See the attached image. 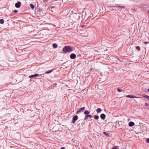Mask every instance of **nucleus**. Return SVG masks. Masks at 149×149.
Returning a JSON list of instances; mask_svg holds the SVG:
<instances>
[{"instance_id": "nucleus-1", "label": "nucleus", "mask_w": 149, "mask_h": 149, "mask_svg": "<svg viewBox=\"0 0 149 149\" xmlns=\"http://www.w3.org/2000/svg\"><path fill=\"white\" fill-rule=\"evenodd\" d=\"M73 50V47L71 46H66L63 47L62 51L63 53L66 54L67 53H70Z\"/></svg>"}, {"instance_id": "nucleus-2", "label": "nucleus", "mask_w": 149, "mask_h": 149, "mask_svg": "<svg viewBox=\"0 0 149 149\" xmlns=\"http://www.w3.org/2000/svg\"><path fill=\"white\" fill-rule=\"evenodd\" d=\"M78 119V117L77 115H75L72 118V123L74 124L75 123L76 121Z\"/></svg>"}, {"instance_id": "nucleus-3", "label": "nucleus", "mask_w": 149, "mask_h": 149, "mask_svg": "<svg viewBox=\"0 0 149 149\" xmlns=\"http://www.w3.org/2000/svg\"><path fill=\"white\" fill-rule=\"evenodd\" d=\"M115 7L117 10H118L119 11H121L122 8H125V7L123 6H114Z\"/></svg>"}, {"instance_id": "nucleus-4", "label": "nucleus", "mask_w": 149, "mask_h": 149, "mask_svg": "<svg viewBox=\"0 0 149 149\" xmlns=\"http://www.w3.org/2000/svg\"><path fill=\"white\" fill-rule=\"evenodd\" d=\"M21 2H18L16 3L15 4V6L17 8H19L21 6Z\"/></svg>"}, {"instance_id": "nucleus-5", "label": "nucleus", "mask_w": 149, "mask_h": 149, "mask_svg": "<svg viewBox=\"0 0 149 149\" xmlns=\"http://www.w3.org/2000/svg\"><path fill=\"white\" fill-rule=\"evenodd\" d=\"M85 108L84 107L80 108L76 112V114L78 113L79 112H80L81 111H83L85 110Z\"/></svg>"}, {"instance_id": "nucleus-6", "label": "nucleus", "mask_w": 149, "mask_h": 149, "mask_svg": "<svg viewBox=\"0 0 149 149\" xmlns=\"http://www.w3.org/2000/svg\"><path fill=\"white\" fill-rule=\"evenodd\" d=\"M39 75L37 74H36L33 75H30L29 76V77L30 78H33L34 77H38Z\"/></svg>"}, {"instance_id": "nucleus-7", "label": "nucleus", "mask_w": 149, "mask_h": 149, "mask_svg": "<svg viewBox=\"0 0 149 149\" xmlns=\"http://www.w3.org/2000/svg\"><path fill=\"white\" fill-rule=\"evenodd\" d=\"M70 57L71 59H74L76 57V55L74 54H72L70 56Z\"/></svg>"}, {"instance_id": "nucleus-8", "label": "nucleus", "mask_w": 149, "mask_h": 149, "mask_svg": "<svg viewBox=\"0 0 149 149\" xmlns=\"http://www.w3.org/2000/svg\"><path fill=\"white\" fill-rule=\"evenodd\" d=\"M100 117L102 119L104 120L105 118L106 115L105 114L102 113L101 114L100 116Z\"/></svg>"}, {"instance_id": "nucleus-9", "label": "nucleus", "mask_w": 149, "mask_h": 149, "mask_svg": "<svg viewBox=\"0 0 149 149\" xmlns=\"http://www.w3.org/2000/svg\"><path fill=\"white\" fill-rule=\"evenodd\" d=\"M126 97H128L130 98H137L138 97L134 96L132 95H128L126 96Z\"/></svg>"}, {"instance_id": "nucleus-10", "label": "nucleus", "mask_w": 149, "mask_h": 149, "mask_svg": "<svg viewBox=\"0 0 149 149\" xmlns=\"http://www.w3.org/2000/svg\"><path fill=\"white\" fill-rule=\"evenodd\" d=\"M142 96L146 98L147 100L149 101V96L146 95H143Z\"/></svg>"}, {"instance_id": "nucleus-11", "label": "nucleus", "mask_w": 149, "mask_h": 149, "mask_svg": "<svg viewBox=\"0 0 149 149\" xmlns=\"http://www.w3.org/2000/svg\"><path fill=\"white\" fill-rule=\"evenodd\" d=\"M134 125V123L133 122H130L129 123V125L130 127H132Z\"/></svg>"}, {"instance_id": "nucleus-12", "label": "nucleus", "mask_w": 149, "mask_h": 149, "mask_svg": "<svg viewBox=\"0 0 149 149\" xmlns=\"http://www.w3.org/2000/svg\"><path fill=\"white\" fill-rule=\"evenodd\" d=\"M89 113L90 112L88 110L85 111L84 112V114L87 115H88Z\"/></svg>"}, {"instance_id": "nucleus-13", "label": "nucleus", "mask_w": 149, "mask_h": 149, "mask_svg": "<svg viewBox=\"0 0 149 149\" xmlns=\"http://www.w3.org/2000/svg\"><path fill=\"white\" fill-rule=\"evenodd\" d=\"M103 133L108 137H109L110 136V134L109 133L105 132H103Z\"/></svg>"}, {"instance_id": "nucleus-14", "label": "nucleus", "mask_w": 149, "mask_h": 149, "mask_svg": "<svg viewBox=\"0 0 149 149\" xmlns=\"http://www.w3.org/2000/svg\"><path fill=\"white\" fill-rule=\"evenodd\" d=\"M52 46L54 48H56L58 46L56 44L54 43L53 44Z\"/></svg>"}, {"instance_id": "nucleus-15", "label": "nucleus", "mask_w": 149, "mask_h": 149, "mask_svg": "<svg viewBox=\"0 0 149 149\" xmlns=\"http://www.w3.org/2000/svg\"><path fill=\"white\" fill-rule=\"evenodd\" d=\"M53 71V70H50L49 71H46L45 73V74H49V73H50L52 72Z\"/></svg>"}, {"instance_id": "nucleus-16", "label": "nucleus", "mask_w": 149, "mask_h": 149, "mask_svg": "<svg viewBox=\"0 0 149 149\" xmlns=\"http://www.w3.org/2000/svg\"><path fill=\"white\" fill-rule=\"evenodd\" d=\"M102 109L100 108H98L96 110V111L97 113H100Z\"/></svg>"}, {"instance_id": "nucleus-17", "label": "nucleus", "mask_w": 149, "mask_h": 149, "mask_svg": "<svg viewBox=\"0 0 149 149\" xmlns=\"http://www.w3.org/2000/svg\"><path fill=\"white\" fill-rule=\"evenodd\" d=\"M30 6L32 10L35 7L32 4H30Z\"/></svg>"}, {"instance_id": "nucleus-18", "label": "nucleus", "mask_w": 149, "mask_h": 149, "mask_svg": "<svg viewBox=\"0 0 149 149\" xmlns=\"http://www.w3.org/2000/svg\"><path fill=\"white\" fill-rule=\"evenodd\" d=\"M94 119L95 120H97L99 118V117L98 116L95 115L94 116Z\"/></svg>"}, {"instance_id": "nucleus-19", "label": "nucleus", "mask_w": 149, "mask_h": 149, "mask_svg": "<svg viewBox=\"0 0 149 149\" xmlns=\"http://www.w3.org/2000/svg\"><path fill=\"white\" fill-rule=\"evenodd\" d=\"M4 23V20L3 19H0V23L1 24H3Z\"/></svg>"}, {"instance_id": "nucleus-20", "label": "nucleus", "mask_w": 149, "mask_h": 149, "mask_svg": "<svg viewBox=\"0 0 149 149\" xmlns=\"http://www.w3.org/2000/svg\"><path fill=\"white\" fill-rule=\"evenodd\" d=\"M136 49L138 51H140V48L139 46H137L136 47Z\"/></svg>"}, {"instance_id": "nucleus-21", "label": "nucleus", "mask_w": 149, "mask_h": 149, "mask_svg": "<svg viewBox=\"0 0 149 149\" xmlns=\"http://www.w3.org/2000/svg\"><path fill=\"white\" fill-rule=\"evenodd\" d=\"M87 118H88V117H87V116L86 115L85 116V117L84 118V120H86V121H87Z\"/></svg>"}, {"instance_id": "nucleus-22", "label": "nucleus", "mask_w": 149, "mask_h": 149, "mask_svg": "<svg viewBox=\"0 0 149 149\" xmlns=\"http://www.w3.org/2000/svg\"><path fill=\"white\" fill-rule=\"evenodd\" d=\"M146 142L147 143H149V138H147L146 139Z\"/></svg>"}, {"instance_id": "nucleus-23", "label": "nucleus", "mask_w": 149, "mask_h": 149, "mask_svg": "<svg viewBox=\"0 0 149 149\" xmlns=\"http://www.w3.org/2000/svg\"><path fill=\"white\" fill-rule=\"evenodd\" d=\"M117 90L119 92H120L122 91L119 88H118Z\"/></svg>"}, {"instance_id": "nucleus-24", "label": "nucleus", "mask_w": 149, "mask_h": 149, "mask_svg": "<svg viewBox=\"0 0 149 149\" xmlns=\"http://www.w3.org/2000/svg\"><path fill=\"white\" fill-rule=\"evenodd\" d=\"M13 12L14 13H17L18 11L17 10H14Z\"/></svg>"}, {"instance_id": "nucleus-25", "label": "nucleus", "mask_w": 149, "mask_h": 149, "mask_svg": "<svg viewBox=\"0 0 149 149\" xmlns=\"http://www.w3.org/2000/svg\"><path fill=\"white\" fill-rule=\"evenodd\" d=\"M87 117H88L91 118L92 117V116L91 115H87Z\"/></svg>"}, {"instance_id": "nucleus-26", "label": "nucleus", "mask_w": 149, "mask_h": 149, "mask_svg": "<svg viewBox=\"0 0 149 149\" xmlns=\"http://www.w3.org/2000/svg\"><path fill=\"white\" fill-rule=\"evenodd\" d=\"M111 149H117V148L116 146H115L114 147H113Z\"/></svg>"}, {"instance_id": "nucleus-27", "label": "nucleus", "mask_w": 149, "mask_h": 149, "mask_svg": "<svg viewBox=\"0 0 149 149\" xmlns=\"http://www.w3.org/2000/svg\"><path fill=\"white\" fill-rule=\"evenodd\" d=\"M145 105L146 106H148L149 105L147 103H145Z\"/></svg>"}, {"instance_id": "nucleus-28", "label": "nucleus", "mask_w": 149, "mask_h": 149, "mask_svg": "<svg viewBox=\"0 0 149 149\" xmlns=\"http://www.w3.org/2000/svg\"><path fill=\"white\" fill-rule=\"evenodd\" d=\"M144 43L145 44H147L148 43H149V42H144Z\"/></svg>"}, {"instance_id": "nucleus-29", "label": "nucleus", "mask_w": 149, "mask_h": 149, "mask_svg": "<svg viewBox=\"0 0 149 149\" xmlns=\"http://www.w3.org/2000/svg\"><path fill=\"white\" fill-rule=\"evenodd\" d=\"M147 91L148 92H149V88H148L147 89Z\"/></svg>"}]
</instances>
